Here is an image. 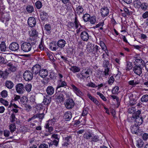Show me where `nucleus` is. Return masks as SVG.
I'll return each instance as SVG.
<instances>
[{"instance_id": "obj_54", "label": "nucleus", "mask_w": 148, "mask_h": 148, "mask_svg": "<svg viewBox=\"0 0 148 148\" xmlns=\"http://www.w3.org/2000/svg\"><path fill=\"white\" fill-rule=\"evenodd\" d=\"M45 29L47 32H50L51 29V25L49 24H46L45 26Z\"/></svg>"}, {"instance_id": "obj_16", "label": "nucleus", "mask_w": 148, "mask_h": 148, "mask_svg": "<svg viewBox=\"0 0 148 148\" xmlns=\"http://www.w3.org/2000/svg\"><path fill=\"white\" fill-rule=\"evenodd\" d=\"M48 71L46 69H41L38 74V75L42 78H45L48 75Z\"/></svg>"}, {"instance_id": "obj_9", "label": "nucleus", "mask_w": 148, "mask_h": 148, "mask_svg": "<svg viewBox=\"0 0 148 148\" xmlns=\"http://www.w3.org/2000/svg\"><path fill=\"white\" fill-rule=\"evenodd\" d=\"M54 99L58 102L61 103L63 102L64 100V96L62 93H56L53 97Z\"/></svg>"}, {"instance_id": "obj_35", "label": "nucleus", "mask_w": 148, "mask_h": 148, "mask_svg": "<svg viewBox=\"0 0 148 148\" xmlns=\"http://www.w3.org/2000/svg\"><path fill=\"white\" fill-rule=\"evenodd\" d=\"M70 70L73 73H75L79 72L80 71V69L79 67L76 66H73L70 68Z\"/></svg>"}, {"instance_id": "obj_21", "label": "nucleus", "mask_w": 148, "mask_h": 148, "mask_svg": "<svg viewBox=\"0 0 148 148\" xmlns=\"http://www.w3.org/2000/svg\"><path fill=\"white\" fill-rule=\"evenodd\" d=\"M94 48V45L90 42H88L86 46L87 51L89 53H93V49Z\"/></svg>"}, {"instance_id": "obj_47", "label": "nucleus", "mask_w": 148, "mask_h": 148, "mask_svg": "<svg viewBox=\"0 0 148 148\" xmlns=\"http://www.w3.org/2000/svg\"><path fill=\"white\" fill-rule=\"evenodd\" d=\"M119 88L118 86H116L114 87L112 89V92L113 94L116 95L118 92Z\"/></svg>"}, {"instance_id": "obj_57", "label": "nucleus", "mask_w": 148, "mask_h": 148, "mask_svg": "<svg viewBox=\"0 0 148 148\" xmlns=\"http://www.w3.org/2000/svg\"><path fill=\"white\" fill-rule=\"evenodd\" d=\"M97 94L99 95L100 97L104 101H106L107 100V99L106 97H105L103 95L102 93H101L99 92H97Z\"/></svg>"}, {"instance_id": "obj_18", "label": "nucleus", "mask_w": 148, "mask_h": 148, "mask_svg": "<svg viewBox=\"0 0 148 148\" xmlns=\"http://www.w3.org/2000/svg\"><path fill=\"white\" fill-rule=\"evenodd\" d=\"M138 126L135 124L134 125L132 126L131 127L130 129L131 131L133 134L138 135L139 132V127H137Z\"/></svg>"}, {"instance_id": "obj_50", "label": "nucleus", "mask_w": 148, "mask_h": 148, "mask_svg": "<svg viewBox=\"0 0 148 148\" xmlns=\"http://www.w3.org/2000/svg\"><path fill=\"white\" fill-rule=\"evenodd\" d=\"M128 83L129 85L134 86L136 84H138L139 83V82L135 80H132L129 81Z\"/></svg>"}, {"instance_id": "obj_14", "label": "nucleus", "mask_w": 148, "mask_h": 148, "mask_svg": "<svg viewBox=\"0 0 148 148\" xmlns=\"http://www.w3.org/2000/svg\"><path fill=\"white\" fill-rule=\"evenodd\" d=\"M27 23L30 27H34L36 25V20L34 17H30L28 19Z\"/></svg>"}, {"instance_id": "obj_34", "label": "nucleus", "mask_w": 148, "mask_h": 148, "mask_svg": "<svg viewBox=\"0 0 148 148\" xmlns=\"http://www.w3.org/2000/svg\"><path fill=\"white\" fill-rule=\"evenodd\" d=\"M10 73V72H9V70H7V69L4 71H3L1 77L4 79H6Z\"/></svg>"}, {"instance_id": "obj_31", "label": "nucleus", "mask_w": 148, "mask_h": 148, "mask_svg": "<svg viewBox=\"0 0 148 148\" xmlns=\"http://www.w3.org/2000/svg\"><path fill=\"white\" fill-rule=\"evenodd\" d=\"M92 137L90 140L92 143H96L99 140V137L98 135H95L93 134Z\"/></svg>"}, {"instance_id": "obj_10", "label": "nucleus", "mask_w": 148, "mask_h": 148, "mask_svg": "<svg viewBox=\"0 0 148 148\" xmlns=\"http://www.w3.org/2000/svg\"><path fill=\"white\" fill-rule=\"evenodd\" d=\"M144 67L142 65L139 66L135 65L133 67V70L136 74L140 76L142 73V69Z\"/></svg>"}, {"instance_id": "obj_12", "label": "nucleus", "mask_w": 148, "mask_h": 148, "mask_svg": "<svg viewBox=\"0 0 148 148\" xmlns=\"http://www.w3.org/2000/svg\"><path fill=\"white\" fill-rule=\"evenodd\" d=\"M9 49L12 51H18L19 49V44L16 42H13L10 45Z\"/></svg>"}, {"instance_id": "obj_44", "label": "nucleus", "mask_w": 148, "mask_h": 148, "mask_svg": "<svg viewBox=\"0 0 148 148\" xmlns=\"http://www.w3.org/2000/svg\"><path fill=\"white\" fill-rule=\"evenodd\" d=\"M16 119L15 115L13 113H12L10 118V122L11 123H13L15 122Z\"/></svg>"}, {"instance_id": "obj_8", "label": "nucleus", "mask_w": 148, "mask_h": 148, "mask_svg": "<svg viewBox=\"0 0 148 148\" xmlns=\"http://www.w3.org/2000/svg\"><path fill=\"white\" fill-rule=\"evenodd\" d=\"M41 69V66L40 65L36 64L34 65L32 67L31 71L33 75H36L39 74Z\"/></svg>"}, {"instance_id": "obj_59", "label": "nucleus", "mask_w": 148, "mask_h": 148, "mask_svg": "<svg viewBox=\"0 0 148 148\" xmlns=\"http://www.w3.org/2000/svg\"><path fill=\"white\" fill-rule=\"evenodd\" d=\"M79 119L81 125H84L85 124L86 120L84 117L82 118L81 116Z\"/></svg>"}, {"instance_id": "obj_5", "label": "nucleus", "mask_w": 148, "mask_h": 148, "mask_svg": "<svg viewBox=\"0 0 148 148\" xmlns=\"http://www.w3.org/2000/svg\"><path fill=\"white\" fill-rule=\"evenodd\" d=\"M64 105L66 108L70 109L74 107L75 105V103L73 99L69 98L66 100Z\"/></svg>"}, {"instance_id": "obj_36", "label": "nucleus", "mask_w": 148, "mask_h": 148, "mask_svg": "<svg viewBox=\"0 0 148 148\" xmlns=\"http://www.w3.org/2000/svg\"><path fill=\"white\" fill-rule=\"evenodd\" d=\"M6 46L5 42L4 41H2L0 44V49L1 51L5 52L6 50Z\"/></svg>"}, {"instance_id": "obj_53", "label": "nucleus", "mask_w": 148, "mask_h": 148, "mask_svg": "<svg viewBox=\"0 0 148 148\" xmlns=\"http://www.w3.org/2000/svg\"><path fill=\"white\" fill-rule=\"evenodd\" d=\"M102 12H101L102 16L104 17L108 15L109 13V10H101Z\"/></svg>"}, {"instance_id": "obj_48", "label": "nucleus", "mask_w": 148, "mask_h": 148, "mask_svg": "<svg viewBox=\"0 0 148 148\" xmlns=\"http://www.w3.org/2000/svg\"><path fill=\"white\" fill-rule=\"evenodd\" d=\"M132 68V66L131 63L129 62H127L126 64V70L127 71H129Z\"/></svg>"}, {"instance_id": "obj_7", "label": "nucleus", "mask_w": 148, "mask_h": 148, "mask_svg": "<svg viewBox=\"0 0 148 148\" xmlns=\"http://www.w3.org/2000/svg\"><path fill=\"white\" fill-rule=\"evenodd\" d=\"M16 92L18 94H22L25 91V86L21 83H18L15 86Z\"/></svg>"}, {"instance_id": "obj_58", "label": "nucleus", "mask_w": 148, "mask_h": 148, "mask_svg": "<svg viewBox=\"0 0 148 148\" xmlns=\"http://www.w3.org/2000/svg\"><path fill=\"white\" fill-rule=\"evenodd\" d=\"M0 102L5 106H7L8 105V102L7 101L4 100L2 98L0 99Z\"/></svg>"}, {"instance_id": "obj_23", "label": "nucleus", "mask_w": 148, "mask_h": 148, "mask_svg": "<svg viewBox=\"0 0 148 148\" xmlns=\"http://www.w3.org/2000/svg\"><path fill=\"white\" fill-rule=\"evenodd\" d=\"M44 128L46 132L50 133L53 130V128L51 125L49 124V122H47L45 124Z\"/></svg>"}, {"instance_id": "obj_38", "label": "nucleus", "mask_w": 148, "mask_h": 148, "mask_svg": "<svg viewBox=\"0 0 148 148\" xmlns=\"http://www.w3.org/2000/svg\"><path fill=\"white\" fill-rule=\"evenodd\" d=\"M90 71V70L88 69L84 73H81V75H83V77L84 78V79L85 78H87L89 77Z\"/></svg>"}, {"instance_id": "obj_26", "label": "nucleus", "mask_w": 148, "mask_h": 148, "mask_svg": "<svg viewBox=\"0 0 148 148\" xmlns=\"http://www.w3.org/2000/svg\"><path fill=\"white\" fill-rule=\"evenodd\" d=\"M87 96L89 98L97 105L98 106L100 104L99 102L97 100L96 98L92 96L90 94L88 93Z\"/></svg>"}, {"instance_id": "obj_27", "label": "nucleus", "mask_w": 148, "mask_h": 148, "mask_svg": "<svg viewBox=\"0 0 148 148\" xmlns=\"http://www.w3.org/2000/svg\"><path fill=\"white\" fill-rule=\"evenodd\" d=\"M134 119L135 123V124L137 126L140 125L143 122V118L142 116Z\"/></svg>"}, {"instance_id": "obj_42", "label": "nucleus", "mask_w": 148, "mask_h": 148, "mask_svg": "<svg viewBox=\"0 0 148 148\" xmlns=\"http://www.w3.org/2000/svg\"><path fill=\"white\" fill-rule=\"evenodd\" d=\"M141 101L143 102H146L148 101V95H143L141 98Z\"/></svg>"}, {"instance_id": "obj_55", "label": "nucleus", "mask_w": 148, "mask_h": 148, "mask_svg": "<svg viewBox=\"0 0 148 148\" xmlns=\"http://www.w3.org/2000/svg\"><path fill=\"white\" fill-rule=\"evenodd\" d=\"M35 5L37 8L40 9L42 7V4L41 2L40 1H38L36 3Z\"/></svg>"}, {"instance_id": "obj_2", "label": "nucleus", "mask_w": 148, "mask_h": 148, "mask_svg": "<svg viewBox=\"0 0 148 148\" xmlns=\"http://www.w3.org/2000/svg\"><path fill=\"white\" fill-rule=\"evenodd\" d=\"M32 46L30 42H24L21 45V50L23 52H27L29 51L31 49Z\"/></svg>"}, {"instance_id": "obj_19", "label": "nucleus", "mask_w": 148, "mask_h": 148, "mask_svg": "<svg viewBox=\"0 0 148 148\" xmlns=\"http://www.w3.org/2000/svg\"><path fill=\"white\" fill-rule=\"evenodd\" d=\"M72 117V113L70 111H68L66 112L64 114V118L65 120L69 121L71 119Z\"/></svg>"}, {"instance_id": "obj_30", "label": "nucleus", "mask_w": 148, "mask_h": 148, "mask_svg": "<svg viewBox=\"0 0 148 148\" xmlns=\"http://www.w3.org/2000/svg\"><path fill=\"white\" fill-rule=\"evenodd\" d=\"M57 44H58L59 47L62 48L65 46L66 44V41L64 39H60L58 40Z\"/></svg>"}, {"instance_id": "obj_40", "label": "nucleus", "mask_w": 148, "mask_h": 148, "mask_svg": "<svg viewBox=\"0 0 148 148\" xmlns=\"http://www.w3.org/2000/svg\"><path fill=\"white\" fill-rule=\"evenodd\" d=\"M144 145V142L141 139H139L137 141L136 146L138 148H141Z\"/></svg>"}, {"instance_id": "obj_20", "label": "nucleus", "mask_w": 148, "mask_h": 148, "mask_svg": "<svg viewBox=\"0 0 148 148\" xmlns=\"http://www.w3.org/2000/svg\"><path fill=\"white\" fill-rule=\"evenodd\" d=\"M40 18L42 21H45L48 20V16L47 13L44 11L40 12Z\"/></svg>"}, {"instance_id": "obj_56", "label": "nucleus", "mask_w": 148, "mask_h": 148, "mask_svg": "<svg viewBox=\"0 0 148 148\" xmlns=\"http://www.w3.org/2000/svg\"><path fill=\"white\" fill-rule=\"evenodd\" d=\"M0 95L2 97L5 98L8 96V92L6 90H4L1 92Z\"/></svg>"}, {"instance_id": "obj_43", "label": "nucleus", "mask_w": 148, "mask_h": 148, "mask_svg": "<svg viewBox=\"0 0 148 148\" xmlns=\"http://www.w3.org/2000/svg\"><path fill=\"white\" fill-rule=\"evenodd\" d=\"M32 85L31 84H27L25 86V88L26 90L28 92H29L31 90Z\"/></svg>"}, {"instance_id": "obj_41", "label": "nucleus", "mask_w": 148, "mask_h": 148, "mask_svg": "<svg viewBox=\"0 0 148 148\" xmlns=\"http://www.w3.org/2000/svg\"><path fill=\"white\" fill-rule=\"evenodd\" d=\"M141 4L140 2L138 0L134 1V7L137 8H139L141 7Z\"/></svg>"}, {"instance_id": "obj_63", "label": "nucleus", "mask_w": 148, "mask_h": 148, "mask_svg": "<svg viewBox=\"0 0 148 148\" xmlns=\"http://www.w3.org/2000/svg\"><path fill=\"white\" fill-rule=\"evenodd\" d=\"M7 70H9V72L10 73V71L14 72L16 70V68L14 67V66L12 65V66H10L8 69H7Z\"/></svg>"}, {"instance_id": "obj_4", "label": "nucleus", "mask_w": 148, "mask_h": 148, "mask_svg": "<svg viewBox=\"0 0 148 148\" xmlns=\"http://www.w3.org/2000/svg\"><path fill=\"white\" fill-rule=\"evenodd\" d=\"M33 75L32 71L27 70L24 72L23 74V77L26 81H29L32 79Z\"/></svg>"}, {"instance_id": "obj_17", "label": "nucleus", "mask_w": 148, "mask_h": 148, "mask_svg": "<svg viewBox=\"0 0 148 148\" xmlns=\"http://www.w3.org/2000/svg\"><path fill=\"white\" fill-rule=\"evenodd\" d=\"M50 49L52 51H56L59 47L56 41H52L50 43Z\"/></svg>"}, {"instance_id": "obj_15", "label": "nucleus", "mask_w": 148, "mask_h": 148, "mask_svg": "<svg viewBox=\"0 0 148 148\" xmlns=\"http://www.w3.org/2000/svg\"><path fill=\"white\" fill-rule=\"evenodd\" d=\"M80 37L83 41H87L89 38V35L87 32L82 31L81 33Z\"/></svg>"}, {"instance_id": "obj_13", "label": "nucleus", "mask_w": 148, "mask_h": 148, "mask_svg": "<svg viewBox=\"0 0 148 148\" xmlns=\"http://www.w3.org/2000/svg\"><path fill=\"white\" fill-rule=\"evenodd\" d=\"M72 88L73 90V91L76 94V95L80 97L84 96V93L80 90L74 84L71 85Z\"/></svg>"}, {"instance_id": "obj_62", "label": "nucleus", "mask_w": 148, "mask_h": 148, "mask_svg": "<svg viewBox=\"0 0 148 148\" xmlns=\"http://www.w3.org/2000/svg\"><path fill=\"white\" fill-rule=\"evenodd\" d=\"M114 79L113 76H111L108 80V83L109 84L111 85L114 81Z\"/></svg>"}, {"instance_id": "obj_3", "label": "nucleus", "mask_w": 148, "mask_h": 148, "mask_svg": "<svg viewBox=\"0 0 148 148\" xmlns=\"http://www.w3.org/2000/svg\"><path fill=\"white\" fill-rule=\"evenodd\" d=\"M10 18L9 14L8 13L3 12L1 10H0V20L3 23L4 21H8Z\"/></svg>"}, {"instance_id": "obj_45", "label": "nucleus", "mask_w": 148, "mask_h": 148, "mask_svg": "<svg viewBox=\"0 0 148 148\" xmlns=\"http://www.w3.org/2000/svg\"><path fill=\"white\" fill-rule=\"evenodd\" d=\"M83 18V20L85 22H87L89 21L90 16L88 14H86L84 15Z\"/></svg>"}, {"instance_id": "obj_6", "label": "nucleus", "mask_w": 148, "mask_h": 148, "mask_svg": "<svg viewBox=\"0 0 148 148\" xmlns=\"http://www.w3.org/2000/svg\"><path fill=\"white\" fill-rule=\"evenodd\" d=\"M79 22L77 19V18L75 17V18L74 22H72L69 21L68 22L67 26L70 29H74L75 28L77 29L79 27Z\"/></svg>"}, {"instance_id": "obj_46", "label": "nucleus", "mask_w": 148, "mask_h": 148, "mask_svg": "<svg viewBox=\"0 0 148 148\" xmlns=\"http://www.w3.org/2000/svg\"><path fill=\"white\" fill-rule=\"evenodd\" d=\"M100 45L102 49L104 51L107 50V47L104 42L102 41H100Z\"/></svg>"}, {"instance_id": "obj_28", "label": "nucleus", "mask_w": 148, "mask_h": 148, "mask_svg": "<svg viewBox=\"0 0 148 148\" xmlns=\"http://www.w3.org/2000/svg\"><path fill=\"white\" fill-rule=\"evenodd\" d=\"M46 92L48 95H51L54 92V89L52 86H49L47 88Z\"/></svg>"}, {"instance_id": "obj_60", "label": "nucleus", "mask_w": 148, "mask_h": 148, "mask_svg": "<svg viewBox=\"0 0 148 148\" xmlns=\"http://www.w3.org/2000/svg\"><path fill=\"white\" fill-rule=\"evenodd\" d=\"M109 64L108 60H104L103 63V66L104 67L108 68Z\"/></svg>"}, {"instance_id": "obj_1", "label": "nucleus", "mask_w": 148, "mask_h": 148, "mask_svg": "<svg viewBox=\"0 0 148 148\" xmlns=\"http://www.w3.org/2000/svg\"><path fill=\"white\" fill-rule=\"evenodd\" d=\"M67 86L66 82L63 80H58L57 81V86L56 88V92H62L63 90L62 89V87L66 88Z\"/></svg>"}, {"instance_id": "obj_49", "label": "nucleus", "mask_w": 148, "mask_h": 148, "mask_svg": "<svg viewBox=\"0 0 148 148\" xmlns=\"http://www.w3.org/2000/svg\"><path fill=\"white\" fill-rule=\"evenodd\" d=\"M101 49L98 46L96 45L95 46H94V48L93 49V53H98V52H100V50Z\"/></svg>"}, {"instance_id": "obj_29", "label": "nucleus", "mask_w": 148, "mask_h": 148, "mask_svg": "<svg viewBox=\"0 0 148 148\" xmlns=\"http://www.w3.org/2000/svg\"><path fill=\"white\" fill-rule=\"evenodd\" d=\"M51 101V98L48 96H46V97H44L43 103L45 105L48 106Z\"/></svg>"}, {"instance_id": "obj_64", "label": "nucleus", "mask_w": 148, "mask_h": 148, "mask_svg": "<svg viewBox=\"0 0 148 148\" xmlns=\"http://www.w3.org/2000/svg\"><path fill=\"white\" fill-rule=\"evenodd\" d=\"M110 68L108 67L106 68L104 71V75L105 76H107L109 75V71Z\"/></svg>"}, {"instance_id": "obj_22", "label": "nucleus", "mask_w": 148, "mask_h": 148, "mask_svg": "<svg viewBox=\"0 0 148 148\" xmlns=\"http://www.w3.org/2000/svg\"><path fill=\"white\" fill-rule=\"evenodd\" d=\"M5 85L8 88L10 89L13 87L14 84L12 81L7 80L5 81Z\"/></svg>"}, {"instance_id": "obj_37", "label": "nucleus", "mask_w": 148, "mask_h": 148, "mask_svg": "<svg viewBox=\"0 0 148 148\" xmlns=\"http://www.w3.org/2000/svg\"><path fill=\"white\" fill-rule=\"evenodd\" d=\"M35 119L38 118L39 119L42 120L44 117L45 114L44 113H38L34 114Z\"/></svg>"}, {"instance_id": "obj_33", "label": "nucleus", "mask_w": 148, "mask_h": 148, "mask_svg": "<svg viewBox=\"0 0 148 148\" xmlns=\"http://www.w3.org/2000/svg\"><path fill=\"white\" fill-rule=\"evenodd\" d=\"M140 114L141 111L138 110L133 113L132 117L134 119L140 117V116H142L140 115Z\"/></svg>"}, {"instance_id": "obj_51", "label": "nucleus", "mask_w": 148, "mask_h": 148, "mask_svg": "<svg viewBox=\"0 0 148 148\" xmlns=\"http://www.w3.org/2000/svg\"><path fill=\"white\" fill-rule=\"evenodd\" d=\"M96 19L95 16H93L90 18V19H89V21H90V23L91 24H94L96 22Z\"/></svg>"}, {"instance_id": "obj_24", "label": "nucleus", "mask_w": 148, "mask_h": 148, "mask_svg": "<svg viewBox=\"0 0 148 148\" xmlns=\"http://www.w3.org/2000/svg\"><path fill=\"white\" fill-rule=\"evenodd\" d=\"M93 134L92 133L90 132H86L84 134L83 137L85 139L90 140L92 137V136L93 135Z\"/></svg>"}, {"instance_id": "obj_52", "label": "nucleus", "mask_w": 148, "mask_h": 148, "mask_svg": "<svg viewBox=\"0 0 148 148\" xmlns=\"http://www.w3.org/2000/svg\"><path fill=\"white\" fill-rule=\"evenodd\" d=\"M38 33L35 29H32V33L31 35L34 37H36L38 36Z\"/></svg>"}, {"instance_id": "obj_61", "label": "nucleus", "mask_w": 148, "mask_h": 148, "mask_svg": "<svg viewBox=\"0 0 148 148\" xmlns=\"http://www.w3.org/2000/svg\"><path fill=\"white\" fill-rule=\"evenodd\" d=\"M141 8L142 9H147L148 8V5L147 3H143L141 4Z\"/></svg>"}, {"instance_id": "obj_11", "label": "nucleus", "mask_w": 148, "mask_h": 148, "mask_svg": "<svg viewBox=\"0 0 148 148\" xmlns=\"http://www.w3.org/2000/svg\"><path fill=\"white\" fill-rule=\"evenodd\" d=\"M64 143L62 144V147H68V146L71 143L72 137L71 136H67L63 139Z\"/></svg>"}, {"instance_id": "obj_32", "label": "nucleus", "mask_w": 148, "mask_h": 148, "mask_svg": "<svg viewBox=\"0 0 148 148\" xmlns=\"http://www.w3.org/2000/svg\"><path fill=\"white\" fill-rule=\"evenodd\" d=\"M9 127L10 131L11 133H13L16 130V125L14 123L10 124Z\"/></svg>"}, {"instance_id": "obj_39", "label": "nucleus", "mask_w": 148, "mask_h": 148, "mask_svg": "<svg viewBox=\"0 0 148 148\" xmlns=\"http://www.w3.org/2000/svg\"><path fill=\"white\" fill-rule=\"evenodd\" d=\"M27 101L28 98L25 96L22 97L20 100L21 102L24 105L27 104Z\"/></svg>"}, {"instance_id": "obj_25", "label": "nucleus", "mask_w": 148, "mask_h": 148, "mask_svg": "<svg viewBox=\"0 0 148 148\" xmlns=\"http://www.w3.org/2000/svg\"><path fill=\"white\" fill-rule=\"evenodd\" d=\"M135 64L137 66L143 65L145 66V62L142 59H136L134 62Z\"/></svg>"}]
</instances>
